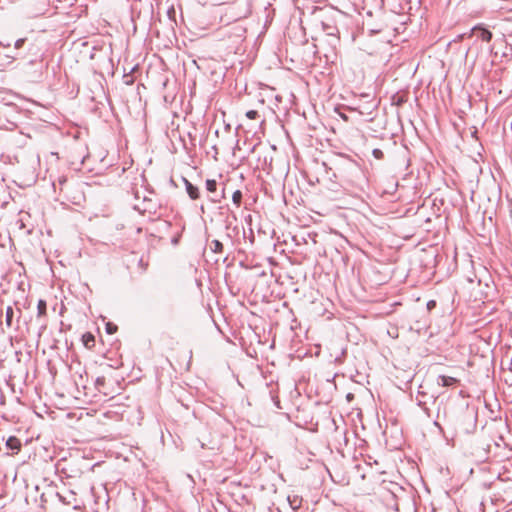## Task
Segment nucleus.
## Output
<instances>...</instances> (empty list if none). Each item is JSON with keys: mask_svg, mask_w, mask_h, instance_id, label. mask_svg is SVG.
<instances>
[{"mask_svg": "<svg viewBox=\"0 0 512 512\" xmlns=\"http://www.w3.org/2000/svg\"><path fill=\"white\" fill-rule=\"evenodd\" d=\"M215 5H224L219 11L220 23L229 26L243 22L252 12L251 0H213Z\"/></svg>", "mask_w": 512, "mask_h": 512, "instance_id": "1", "label": "nucleus"}, {"mask_svg": "<svg viewBox=\"0 0 512 512\" xmlns=\"http://www.w3.org/2000/svg\"><path fill=\"white\" fill-rule=\"evenodd\" d=\"M415 399H416L417 405L422 409V411L427 415V417L432 418L433 414H432L428 404L430 402L433 404H436L438 401V397H436L433 394L429 395L426 391H424V386L420 385Z\"/></svg>", "mask_w": 512, "mask_h": 512, "instance_id": "2", "label": "nucleus"}, {"mask_svg": "<svg viewBox=\"0 0 512 512\" xmlns=\"http://www.w3.org/2000/svg\"><path fill=\"white\" fill-rule=\"evenodd\" d=\"M246 32L247 28L244 23L238 22L225 26L224 35L233 43H239L245 38Z\"/></svg>", "mask_w": 512, "mask_h": 512, "instance_id": "3", "label": "nucleus"}, {"mask_svg": "<svg viewBox=\"0 0 512 512\" xmlns=\"http://www.w3.org/2000/svg\"><path fill=\"white\" fill-rule=\"evenodd\" d=\"M435 405L437 406V411H436L435 420H434L433 424H434V426L439 428L440 431H442L440 421L441 420L448 421L446 405L443 403L442 400L441 401L438 400Z\"/></svg>", "mask_w": 512, "mask_h": 512, "instance_id": "4", "label": "nucleus"}, {"mask_svg": "<svg viewBox=\"0 0 512 512\" xmlns=\"http://www.w3.org/2000/svg\"><path fill=\"white\" fill-rule=\"evenodd\" d=\"M206 189L208 192L214 194L211 197V201L214 203L220 202L224 198V192L221 194L217 193V182L214 179L206 180Z\"/></svg>", "mask_w": 512, "mask_h": 512, "instance_id": "5", "label": "nucleus"}, {"mask_svg": "<svg viewBox=\"0 0 512 512\" xmlns=\"http://www.w3.org/2000/svg\"><path fill=\"white\" fill-rule=\"evenodd\" d=\"M472 32L478 33V37L484 42H490L492 40V33L481 25L473 27Z\"/></svg>", "mask_w": 512, "mask_h": 512, "instance_id": "6", "label": "nucleus"}, {"mask_svg": "<svg viewBox=\"0 0 512 512\" xmlns=\"http://www.w3.org/2000/svg\"><path fill=\"white\" fill-rule=\"evenodd\" d=\"M6 447L11 450V454H17L21 449V442L17 437L10 436L6 440Z\"/></svg>", "mask_w": 512, "mask_h": 512, "instance_id": "7", "label": "nucleus"}, {"mask_svg": "<svg viewBox=\"0 0 512 512\" xmlns=\"http://www.w3.org/2000/svg\"><path fill=\"white\" fill-rule=\"evenodd\" d=\"M184 180V184H185V188H186V192L187 194L189 195V197L192 199V200H196L200 197V193H199V189L197 186L193 185L190 181H188L186 178L183 179Z\"/></svg>", "mask_w": 512, "mask_h": 512, "instance_id": "8", "label": "nucleus"}, {"mask_svg": "<svg viewBox=\"0 0 512 512\" xmlns=\"http://www.w3.org/2000/svg\"><path fill=\"white\" fill-rule=\"evenodd\" d=\"M457 383V379L451 376L439 375L437 378V384L442 387H450Z\"/></svg>", "mask_w": 512, "mask_h": 512, "instance_id": "9", "label": "nucleus"}, {"mask_svg": "<svg viewBox=\"0 0 512 512\" xmlns=\"http://www.w3.org/2000/svg\"><path fill=\"white\" fill-rule=\"evenodd\" d=\"M13 316H14V309L11 306H8L6 308V313H5V322L8 327H12Z\"/></svg>", "mask_w": 512, "mask_h": 512, "instance_id": "10", "label": "nucleus"}, {"mask_svg": "<svg viewBox=\"0 0 512 512\" xmlns=\"http://www.w3.org/2000/svg\"><path fill=\"white\" fill-rule=\"evenodd\" d=\"M47 304L45 300L40 299L37 303V314L38 317H42L46 314Z\"/></svg>", "mask_w": 512, "mask_h": 512, "instance_id": "11", "label": "nucleus"}, {"mask_svg": "<svg viewBox=\"0 0 512 512\" xmlns=\"http://www.w3.org/2000/svg\"><path fill=\"white\" fill-rule=\"evenodd\" d=\"M83 342L86 347L90 348L94 346L95 338L91 333L88 332L83 335Z\"/></svg>", "mask_w": 512, "mask_h": 512, "instance_id": "12", "label": "nucleus"}, {"mask_svg": "<svg viewBox=\"0 0 512 512\" xmlns=\"http://www.w3.org/2000/svg\"><path fill=\"white\" fill-rule=\"evenodd\" d=\"M232 201H233V203L237 207H239L241 205V202H242V192L240 190L234 191V193L232 195Z\"/></svg>", "mask_w": 512, "mask_h": 512, "instance_id": "13", "label": "nucleus"}, {"mask_svg": "<svg viewBox=\"0 0 512 512\" xmlns=\"http://www.w3.org/2000/svg\"><path fill=\"white\" fill-rule=\"evenodd\" d=\"M211 250L215 253H221L223 250V244L219 240H213L211 242Z\"/></svg>", "mask_w": 512, "mask_h": 512, "instance_id": "14", "label": "nucleus"}, {"mask_svg": "<svg viewBox=\"0 0 512 512\" xmlns=\"http://www.w3.org/2000/svg\"><path fill=\"white\" fill-rule=\"evenodd\" d=\"M105 329H106V332L111 335V334L116 333L118 328H117V325H115L114 323L108 322L106 324Z\"/></svg>", "mask_w": 512, "mask_h": 512, "instance_id": "15", "label": "nucleus"}, {"mask_svg": "<svg viewBox=\"0 0 512 512\" xmlns=\"http://www.w3.org/2000/svg\"><path fill=\"white\" fill-rule=\"evenodd\" d=\"M372 154L376 159H382L384 157L383 151L378 148L373 149Z\"/></svg>", "mask_w": 512, "mask_h": 512, "instance_id": "16", "label": "nucleus"}, {"mask_svg": "<svg viewBox=\"0 0 512 512\" xmlns=\"http://www.w3.org/2000/svg\"><path fill=\"white\" fill-rule=\"evenodd\" d=\"M246 116H247V118L254 120L258 117V112L255 110H249V111H247Z\"/></svg>", "mask_w": 512, "mask_h": 512, "instance_id": "17", "label": "nucleus"}, {"mask_svg": "<svg viewBox=\"0 0 512 512\" xmlns=\"http://www.w3.org/2000/svg\"><path fill=\"white\" fill-rule=\"evenodd\" d=\"M25 41H26V39H25V38L17 39V40L15 41V43H14V47H15V49H19V48H21V47L24 45Z\"/></svg>", "mask_w": 512, "mask_h": 512, "instance_id": "18", "label": "nucleus"}, {"mask_svg": "<svg viewBox=\"0 0 512 512\" xmlns=\"http://www.w3.org/2000/svg\"><path fill=\"white\" fill-rule=\"evenodd\" d=\"M288 500L290 502V505L293 509H297L299 506H300V502L297 501L296 497L294 498L293 501L290 500V497H288Z\"/></svg>", "mask_w": 512, "mask_h": 512, "instance_id": "19", "label": "nucleus"}, {"mask_svg": "<svg viewBox=\"0 0 512 512\" xmlns=\"http://www.w3.org/2000/svg\"><path fill=\"white\" fill-rule=\"evenodd\" d=\"M435 306H436V302L434 300L428 301V303H427L428 310L433 309Z\"/></svg>", "mask_w": 512, "mask_h": 512, "instance_id": "20", "label": "nucleus"}, {"mask_svg": "<svg viewBox=\"0 0 512 512\" xmlns=\"http://www.w3.org/2000/svg\"><path fill=\"white\" fill-rule=\"evenodd\" d=\"M57 496L59 497V500L62 501L63 503H66V504L70 503L69 501H66V499L60 493H57Z\"/></svg>", "mask_w": 512, "mask_h": 512, "instance_id": "21", "label": "nucleus"}, {"mask_svg": "<svg viewBox=\"0 0 512 512\" xmlns=\"http://www.w3.org/2000/svg\"><path fill=\"white\" fill-rule=\"evenodd\" d=\"M10 45H11L10 43L4 44V43L0 42V46H3V47H10Z\"/></svg>", "mask_w": 512, "mask_h": 512, "instance_id": "22", "label": "nucleus"}, {"mask_svg": "<svg viewBox=\"0 0 512 512\" xmlns=\"http://www.w3.org/2000/svg\"><path fill=\"white\" fill-rule=\"evenodd\" d=\"M104 382V378H98L97 379V383H103Z\"/></svg>", "mask_w": 512, "mask_h": 512, "instance_id": "23", "label": "nucleus"}]
</instances>
